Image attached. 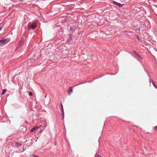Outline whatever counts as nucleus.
<instances>
[{
    "mask_svg": "<svg viewBox=\"0 0 157 157\" xmlns=\"http://www.w3.org/2000/svg\"><path fill=\"white\" fill-rule=\"evenodd\" d=\"M37 27L36 22H34L32 24L29 23L28 25V28L29 29L33 30Z\"/></svg>",
    "mask_w": 157,
    "mask_h": 157,
    "instance_id": "1",
    "label": "nucleus"
},
{
    "mask_svg": "<svg viewBox=\"0 0 157 157\" xmlns=\"http://www.w3.org/2000/svg\"><path fill=\"white\" fill-rule=\"evenodd\" d=\"M12 146L14 147H16L17 148H19L21 147L22 144L20 143L17 142H13L12 143Z\"/></svg>",
    "mask_w": 157,
    "mask_h": 157,
    "instance_id": "2",
    "label": "nucleus"
},
{
    "mask_svg": "<svg viewBox=\"0 0 157 157\" xmlns=\"http://www.w3.org/2000/svg\"><path fill=\"white\" fill-rule=\"evenodd\" d=\"M24 43V39L22 38L20 41L18 45V47H21L23 44Z\"/></svg>",
    "mask_w": 157,
    "mask_h": 157,
    "instance_id": "3",
    "label": "nucleus"
},
{
    "mask_svg": "<svg viewBox=\"0 0 157 157\" xmlns=\"http://www.w3.org/2000/svg\"><path fill=\"white\" fill-rule=\"evenodd\" d=\"M113 2L114 3L117 5L118 7L120 8L122 7L124 5V4H121L120 3H118L115 1H113Z\"/></svg>",
    "mask_w": 157,
    "mask_h": 157,
    "instance_id": "4",
    "label": "nucleus"
},
{
    "mask_svg": "<svg viewBox=\"0 0 157 157\" xmlns=\"http://www.w3.org/2000/svg\"><path fill=\"white\" fill-rule=\"evenodd\" d=\"M6 44L5 39L1 40H0V45H3Z\"/></svg>",
    "mask_w": 157,
    "mask_h": 157,
    "instance_id": "5",
    "label": "nucleus"
},
{
    "mask_svg": "<svg viewBox=\"0 0 157 157\" xmlns=\"http://www.w3.org/2000/svg\"><path fill=\"white\" fill-rule=\"evenodd\" d=\"M73 91V87H70L69 88V90L68 91V94L69 95H70L71 93Z\"/></svg>",
    "mask_w": 157,
    "mask_h": 157,
    "instance_id": "6",
    "label": "nucleus"
},
{
    "mask_svg": "<svg viewBox=\"0 0 157 157\" xmlns=\"http://www.w3.org/2000/svg\"><path fill=\"white\" fill-rule=\"evenodd\" d=\"M67 40L68 41H71L72 40V35L71 34H70L69 35V36L68 38L67 39Z\"/></svg>",
    "mask_w": 157,
    "mask_h": 157,
    "instance_id": "7",
    "label": "nucleus"
},
{
    "mask_svg": "<svg viewBox=\"0 0 157 157\" xmlns=\"http://www.w3.org/2000/svg\"><path fill=\"white\" fill-rule=\"evenodd\" d=\"M39 128V127H36L33 128H31V129L30 130V132H33L36 129L38 128Z\"/></svg>",
    "mask_w": 157,
    "mask_h": 157,
    "instance_id": "8",
    "label": "nucleus"
},
{
    "mask_svg": "<svg viewBox=\"0 0 157 157\" xmlns=\"http://www.w3.org/2000/svg\"><path fill=\"white\" fill-rule=\"evenodd\" d=\"M61 114L62 115V119L63 120H64V110H61Z\"/></svg>",
    "mask_w": 157,
    "mask_h": 157,
    "instance_id": "9",
    "label": "nucleus"
},
{
    "mask_svg": "<svg viewBox=\"0 0 157 157\" xmlns=\"http://www.w3.org/2000/svg\"><path fill=\"white\" fill-rule=\"evenodd\" d=\"M6 90H7L6 89H3L2 91V94H4L6 92Z\"/></svg>",
    "mask_w": 157,
    "mask_h": 157,
    "instance_id": "10",
    "label": "nucleus"
},
{
    "mask_svg": "<svg viewBox=\"0 0 157 157\" xmlns=\"http://www.w3.org/2000/svg\"><path fill=\"white\" fill-rule=\"evenodd\" d=\"M60 109L61 110H63V105L62 104H60Z\"/></svg>",
    "mask_w": 157,
    "mask_h": 157,
    "instance_id": "11",
    "label": "nucleus"
},
{
    "mask_svg": "<svg viewBox=\"0 0 157 157\" xmlns=\"http://www.w3.org/2000/svg\"><path fill=\"white\" fill-rule=\"evenodd\" d=\"M5 39V42L6 43H7V42H8L9 40H10L9 39Z\"/></svg>",
    "mask_w": 157,
    "mask_h": 157,
    "instance_id": "12",
    "label": "nucleus"
},
{
    "mask_svg": "<svg viewBox=\"0 0 157 157\" xmlns=\"http://www.w3.org/2000/svg\"><path fill=\"white\" fill-rule=\"evenodd\" d=\"M29 96H31L33 95V94L32 92H29Z\"/></svg>",
    "mask_w": 157,
    "mask_h": 157,
    "instance_id": "13",
    "label": "nucleus"
},
{
    "mask_svg": "<svg viewBox=\"0 0 157 157\" xmlns=\"http://www.w3.org/2000/svg\"><path fill=\"white\" fill-rule=\"evenodd\" d=\"M84 83H85V82H80L78 84L76 85V86H77L79 85L82 84H84Z\"/></svg>",
    "mask_w": 157,
    "mask_h": 157,
    "instance_id": "14",
    "label": "nucleus"
},
{
    "mask_svg": "<svg viewBox=\"0 0 157 157\" xmlns=\"http://www.w3.org/2000/svg\"><path fill=\"white\" fill-rule=\"evenodd\" d=\"M13 2H16L17 1H21L19 0H11Z\"/></svg>",
    "mask_w": 157,
    "mask_h": 157,
    "instance_id": "15",
    "label": "nucleus"
},
{
    "mask_svg": "<svg viewBox=\"0 0 157 157\" xmlns=\"http://www.w3.org/2000/svg\"><path fill=\"white\" fill-rule=\"evenodd\" d=\"M138 58H140L141 59H142L140 57V56L138 54H137V55H136Z\"/></svg>",
    "mask_w": 157,
    "mask_h": 157,
    "instance_id": "16",
    "label": "nucleus"
},
{
    "mask_svg": "<svg viewBox=\"0 0 157 157\" xmlns=\"http://www.w3.org/2000/svg\"><path fill=\"white\" fill-rule=\"evenodd\" d=\"M132 52L133 53L135 54L136 55L137 54V53L135 51H133Z\"/></svg>",
    "mask_w": 157,
    "mask_h": 157,
    "instance_id": "17",
    "label": "nucleus"
},
{
    "mask_svg": "<svg viewBox=\"0 0 157 157\" xmlns=\"http://www.w3.org/2000/svg\"><path fill=\"white\" fill-rule=\"evenodd\" d=\"M149 81L150 83H151V82H152V81L151 78H149Z\"/></svg>",
    "mask_w": 157,
    "mask_h": 157,
    "instance_id": "18",
    "label": "nucleus"
},
{
    "mask_svg": "<svg viewBox=\"0 0 157 157\" xmlns=\"http://www.w3.org/2000/svg\"><path fill=\"white\" fill-rule=\"evenodd\" d=\"M152 84L154 86L155 85L153 81H152Z\"/></svg>",
    "mask_w": 157,
    "mask_h": 157,
    "instance_id": "19",
    "label": "nucleus"
},
{
    "mask_svg": "<svg viewBox=\"0 0 157 157\" xmlns=\"http://www.w3.org/2000/svg\"><path fill=\"white\" fill-rule=\"evenodd\" d=\"M33 157H38V156L36 155H34Z\"/></svg>",
    "mask_w": 157,
    "mask_h": 157,
    "instance_id": "20",
    "label": "nucleus"
},
{
    "mask_svg": "<svg viewBox=\"0 0 157 157\" xmlns=\"http://www.w3.org/2000/svg\"><path fill=\"white\" fill-rule=\"evenodd\" d=\"M157 128V125L155 127V128H154V130H156V129Z\"/></svg>",
    "mask_w": 157,
    "mask_h": 157,
    "instance_id": "21",
    "label": "nucleus"
},
{
    "mask_svg": "<svg viewBox=\"0 0 157 157\" xmlns=\"http://www.w3.org/2000/svg\"><path fill=\"white\" fill-rule=\"evenodd\" d=\"M157 89V86H156V85H155L154 86Z\"/></svg>",
    "mask_w": 157,
    "mask_h": 157,
    "instance_id": "22",
    "label": "nucleus"
},
{
    "mask_svg": "<svg viewBox=\"0 0 157 157\" xmlns=\"http://www.w3.org/2000/svg\"><path fill=\"white\" fill-rule=\"evenodd\" d=\"M97 157H101V156L100 155H98Z\"/></svg>",
    "mask_w": 157,
    "mask_h": 157,
    "instance_id": "23",
    "label": "nucleus"
},
{
    "mask_svg": "<svg viewBox=\"0 0 157 157\" xmlns=\"http://www.w3.org/2000/svg\"><path fill=\"white\" fill-rule=\"evenodd\" d=\"M147 74L148 75V76H149V74L147 72Z\"/></svg>",
    "mask_w": 157,
    "mask_h": 157,
    "instance_id": "24",
    "label": "nucleus"
},
{
    "mask_svg": "<svg viewBox=\"0 0 157 157\" xmlns=\"http://www.w3.org/2000/svg\"><path fill=\"white\" fill-rule=\"evenodd\" d=\"M70 29V30H71L73 31V29Z\"/></svg>",
    "mask_w": 157,
    "mask_h": 157,
    "instance_id": "25",
    "label": "nucleus"
}]
</instances>
